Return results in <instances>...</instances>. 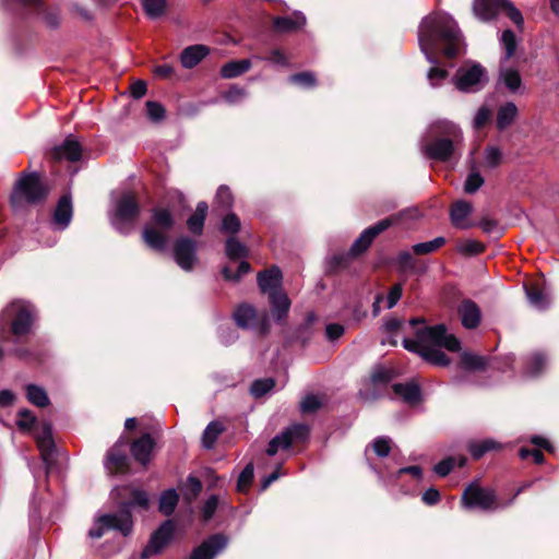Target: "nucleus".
<instances>
[{
	"label": "nucleus",
	"mask_w": 559,
	"mask_h": 559,
	"mask_svg": "<svg viewBox=\"0 0 559 559\" xmlns=\"http://www.w3.org/2000/svg\"><path fill=\"white\" fill-rule=\"evenodd\" d=\"M419 45L428 60L437 62L435 51L439 50L448 59H455L464 53L465 45L462 33L452 20L431 22L419 33Z\"/></svg>",
	"instance_id": "obj_1"
},
{
	"label": "nucleus",
	"mask_w": 559,
	"mask_h": 559,
	"mask_svg": "<svg viewBox=\"0 0 559 559\" xmlns=\"http://www.w3.org/2000/svg\"><path fill=\"white\" fill-rule=\"evenodd\" d=\"M50 186L38 171H22L9 197L11 207L17 212L28 206H44L50 194Z\"/></svg>",
	"instance_id": "obj_2"
},
{
	"label": "nucleus",
	"mask_w": 559,
	"mask_h": 559,
	"mask_svg": "<svg viewBox=\"0 0 559 559\" xmlns=\"http://www.w3.org/2000/svg\"><path fill=\"white\" fill-rule=\"evenodd\" d=\"M176 226V217L167 206L156 205L150 210V219L143 226L141 239L154 252L166 251L170 236Z\"/></svg>",
	"instance_id": "obj_3"
},
{
	"label": "nucleus",
	"mask_w": 559,
	"mask_h": 559,
	"mask_svg": "<svg viewBox=\"0 0 559 559\" xmlns=\"http://www.w3.org/2000/svg\"><path fill=\"white\" fill-rule=\"evenodd\" d=\"M440 132L442 136L432 140L425 147L426 155L437 162H449L463 141L461 129L451 122H444Z\"/></svg>",
	"instance_id": "obj_4"
},
{
	"label": "nucleus",
	"mask_w": 559,
	"mask_h": 559,
	"mask_svg": "<svg viewBox=\"0 0 559 559\" xmlns=\"http://www.w3.org/2000/svg\"><path fill=\"white\" fill-rule=\"evenodd\" d=\"M141 205L133 192H126L117 200L110 215L112 227L121 235H128L140 217Z\"/></svg>",
	"instance_id": "obj_5"
},
{
	"label": "nucleus",
	"mask_w": 559,
	"mask_h": 559,
	"mask_svg": "<svg viewBox=\"0 0 559 559\" xmlns=\"http://www.w3.org/2000/svg\"><path fill=\"white\" fill-rule=\"evenodd\" d=\"M231 317L239 329L253 330L260 336L270 333L271 321L266 310L259 312L253 305L241 302L235 307Z\"/></svg>",
	"instance_id": "obj_6"
},
{
	"label": "nucleus",
	"mask_w": 559,
	"mask_h": 559,
	"mask_svg": "<svg viewBox=\"0 0 559 559\" xmlns=\"http://www.w3.org/2000/svg\"><path fill=\"white\" fill-rule=\"evenodd\" d=\"M452 83L460 92H478L488 83L487 70L478 62H472L469 67L461 66L453 75Z\"/></svg>",
	"instance_id": "obj_7"
},
{
	"label": "nucleus",
	"mask_w": 559,
	"mask_h": 559,
	"mask_svg": "<svg viewBox=\"0 0 559 559\" xmlns=\"http://www.w3.org/2000/svg\"><path fill=\"white\" fill-rule=\"evenodd\" d=\"M461 504L467 510L479 509L483 511H493L506 507L499 503L493 490L483 488L476 483L466 486L461 497Z\"/></svg>",
	"instance_id": "obj_8"
},
{
	"label": "nucleus",
	"mask_w": 559,
	"mask_h": 559,
	"mask_svg": "<svg viewBox=\"0 0 559 559\" xmlns=\"http://www.w3.org/2000/svg\"><path fill=\"white\" fill-rule=\"evenodd\" d=\"M5 312L11 318L10 330L14 336L22 337L31 332L35 318L29 305L13 302Z\"/></svg>",
	"instance_id": "obj_9"
},
{
	"label": "nucleus",
	"mask_w": 559,
	"mask_h": 559,
	"mask_svg": "<svg viewBox=\"0 0 559 559\" xmlns=\"http://www.w3.org/2000/svg\"><path fill=\"white\" fill-rule=\"evenodd\" d=\"M111 499L116 508H121L122 511L132 512V508L140 507L147 510L150 507V499L146 491L139 488H131L129 486L117 487L111 491Z\"/></svg>",
	"instance_id": "obj_10"
},
{
	"label": "nucleus",
	"mask_w": 559,
	"mask_h": 559,
	"mask_svg": "<svg viewBox=\"0 0 559 559\" xmlns=\"http://www.w3.org/2000/svg\"><path fill=\"white\" fill-rule=\"evenodd\" d=\"M198 243L188 236H180L174 241L173 255L180 269L190 272L198 262Z\"/></svg>",
	"instance_id": "obj_11"
},
{
	"label": "nucleus",
	"mask_w": 559,
	"mask_h": 559,
	"mask_svg": "<svg viewBox=\"0 0 559 559\" xmlns=\"http://www.w3.org/2000/svg\"><path fill=\"white\" fill-rule=\"evenodd\" d=\"M175 533V524L171 520L164 521L159 527L154 531L147 545L141 552V559H148L158 555L171 542Z\"/></svg>",
	"instance_id": "obj_12"
},
{
	"label": "nucleus",
	"mask_w": 559,
	"mask_h": 559,
	"mask_svg": "<svg viewBox=\"0 0 559 559\" xmlns=\"http://www.w3.org/2000/svg\"><path fill=\"white\" fill-rule=\"evenodd\" d=\"M82 144L73 134H69L61 144L51 147L46 153V157L53 163H60L62 160L75 163L82 158Z\"/></svg>",
	"instance_id": "obj_13"
},
{
	"label": "nucleus",
	"mask_w": 559,
	"mask_h": 559,
	"mask_svg": "<svg viewBox=\"0 0 559 559\" xmlns=\"http://www.w3.org/2000/svg\"><path fill=\"white\" fill-rule=\"evenodd\" d=\"M127 441L119 439L106 454L104 466L110 475L127 474L130 471V459L126 452Z\"/></svg>",
	"instance_id": "obj_14"
},
{
	"label": "nucleus",
	"mask_w": 559,
	"mask_h": 559,
	"mask_svg": "<svg viewBox=\"0 0 559 559\" xmlns=\"http://www.w3.org/2000/svg\"><path fill=\"white\" fill-rule=\"evenodd\" d=\"M393 225V218L386 217L366 228L350 246V254L358 258L365 253L373 242L374 238Z\"/></svg>",
	"instance_id": "obj_15"
},
{
	"label": "nucleus",
	"mask_w": 559,
	"mask_h": 559,
	"mask_svg": "<svg viewBox=\"0 0 559 559\" xmlns=\"http://www.w3.org/2000/svg\"><path fill=\"white\" fill-rule=\"evenodd\" d=\"M395 372L393 369L383 366H377L372 369L369 377V388L366 389L365 396L368 400H379L384 396V390L390 382L394 379Z\"/></svg>",
	"instance_id": "obj_16"
},
{
	"label": "nucleus",
	"mask_w": 559,
	"mask_h": 559,
	"mask_svg": "<svg viewBox=\"0 0 559 559\" xmlns=\"http://www.w3.org/2000/svg\"><path fill=\"white\" fill-rule=\"evenodd\" d=\"M97 523H103L107 531H117L122 536H129L133 531L132 512L117 508L115 513H106L97 518Z\"/></svg>",
	"instance_id": "obj_17"
},
{
	"label": "nucleus",
	"mask_w": 559,
	"mask_h": 559,
	"mask_svg": "<svg viewBox=\"0 0 559 559\" xmlns=\"http://www.w3.org/2000/svg\"><path fill=\"white\" fill-rule=\"evenodd\" d=\"M227 543L228 538L223 533L213 534L193 549L190 559H214Z\"/></svg>",
	"instance_id": "obj_18"
},
{
	"label": "nucleus",
	"mask_w": 559,
	"mask_h": 559,
	"mask_svg": "<svg viewBox=\"0 0 559 559\" xmlns=\"http://www.w3.org/2000/svg\"><path fill=\"white\" fill-rule=\"evenodd\" d=\"M283 274L278 266L272 265L258 273L257 282L262 294L278 292L282 287Z\"/></svg>",
	"instance_id": "obj_19"
},
{
	"label": "nucleus",
	"mask_w": 559,
	"mask_h": 559,
	"mask_svg": "<svg viewBox=\"0 0 559 559\" xmlns=\"http://www.w3.org/2000/svg\"><path fill=\"white\" fill-rule=\"evenodd\" d=\"M457 313L460 316L462 325L467 330H474L480 324V308L472 299H463L457 307Z\"/></svg>",
	"instance_id": "obj_20"
},
{
	"label": "nucleus",
	"mask_w": 559,
	"mask_h": 559,
	"mask_svg": "<svg viewBox=\"0 0 559 559\" xmlns=\"http://www.w3.org/2000/svg\"><path fill=\"white\" fill-rule=\"evenodd\" d=\"M271 312L277 323L286 321L292 301L284 289L267 295Z\"/></svg>",
	"instance_id": "obj_21"
},
{
	"label": "nucleus",
	"mask_w": 559,
	"mask_h": 559,
	"mask_svg": "<svg viewBox=\"0 0 559 559\" xmlns=\"http://www.w3.org/2000/svg\"><path fill=\"white\" fill-rule=\"evenodd\" d=\"M155 447V440L150 433H144L130 445V452L134 460L146 466L151 461V454Z\"/></svg>",
	"instance_id": "obj_22"
},
{
	"label": "nucleus",
	"mask_w": 559,
	"mask_h": 559,
	"mask_svg": "<svg viewBox=\"0 0 559 559\" xmlns=\"http://www.w3.org/2000/svg\"><path fill=\"white\" fill-rule=\"evenodd\" d=\"M392 391L409 406H416L423 401L421 388L415 380H411L406 383H394Z\"/></svg>",
	"instance_id": "obj_23"
},
{
	"label": "nucleus",
	"mask_w": 559,
	"mask_h": 559,
	"mask_svg": "<svg viewBox=\"0 0 559 559\" xmlns=\"http://www.w3.org/2000/svg\"><path fill=\"white\" fill-rule=\"evenodd\" d=\"M473 206L465 200H459L452 203L450 207L451 224L457 229H467L475 224L468 223L466 219L472 214Z\"/></svg>",
	"instance_id": "obj_24"
},
{
	"label": "nucleus",
	"mask_w": 559,
	"mask_h": 559,
	"mask_svg": "<svg viewBox=\"0 0 559 559\" xmlns=\"http://www.w3.org/2000/svg\"><path fill=\"white\" fill-rule=\"evenodd\" d=\"M317 320L314 312H308L302 321L290 335L286 336L288 343H300L306 347L312 336V326Z\"/></svg>",
	"instance_id": "obj_25"
},
{
	"label": "nucleus",
	"mask_w": 559,
	"mask_h": 559,
	"mask_svg": "<svg viewBox=\"0 0 559 559\" xmlns=\"http://www.w3.org/2000/svg\"><path fill=\"white\" fill-rule=\"evenodd\" d=\"M210 48L202 44L191 45L186 47L180 52V62L185 69H193L197 67L207 55Z\"/></svg>",
	"instance_id": "obj_26"
},
{
	"label": "nucleus",
	"mask_w": 559,
	"mask_h": 559,
	"mask_svg": "<svg viewBox=\"0 0 559 559\" xmlns=\"http://www.w3.org/2000/svg\"><path fill=\"white\" fill-rule=\"evenodd\" d=\"M73 216V206H72V198L70 193L62 194L57 202L55 212H53V223L61 228H66L72 221Z\"/></svg>",
	"instance_id": "obj_27"
},
{
	"label": "nucleus",
	"mask_w": 559,
	"mask_h": 559,
	"mask_svg": "<svg viewBox=\"0 0 559 559\" xmlns=\"http://www.w3.org/2000/svg\"><path fill=\"white\" fill-rule=\"evenodd\" d=\"M448 328L444 323H439L432 326L419 328L415 332V336L424 344H432L440 347L441 342L445 335Z\"/></svg>",
	"instance_id": "obj_28"
},
{
	"label": "nucleus",
	"mask_w": 559,
	"mask_h": 559,
	"mask_svg": "<svg viewBox=\"0 0 559 559\" xmlns=\"http://www.w3.org/2000/svg\"><path fill=\"white\" fill-rule=\"evenodd\" d=\"M207 211V203L205 201H200L197 204L194 213L188 217L187 227L192 235L201 236L203 234Z\"/></svg>",
	"instance_id": "obj_29"
},
{
	"label": "nucleus",
	"mask_w": 559,
	"mask_h": 559,
	"mask_svg": "<svg viewBox=\"0 0 559 559\" xmlns=\"http://www.w3.org/2000/svg\"><path fill=\"white\" fill-rule=\"evenodd\" d=\"M306 24V17L296 12L293 16H276L273 20V28L280 33H290L298 31Z\"/></svg>",
	"instance_id": "obj_30"
},
{
	"label": "nucleus",
	"mask_w": 559,
	"mask_h": 559,
	"mask_svg": "<svg viewBox=\"0 0 559 559\" xmlns=\"http://www.w3.org/2000/svg\"><path fill=\"white\" fill-rule=\"evenodd\" d=\"M203 489L202 481L194 475L190 474L183 483L179 485L182 499L190 504L197 500Z\"/></svg>",
	"instance_id": "obj_31"
},
{
	"label": "nucleus",
	"mask_w": 559,
	"mask_h": 559,
	"mask_svg": "<svg viewBox=\"0 0 559 559\" xmlns=\"http://www.w3.org/2000/svg\"><path fill=\"white\" fill-rule=\"evenodd\" d=\"M251 66L252 63L249 59L231 60L221 68L219 73L224 79H234L248 72Z\"/></svg>",
	"instance_id": "obj_32"
},
{
	"label": "nucleus",
	"mask_w": 559,
	"mask_h": 559,
	"mask_svg": "<svg viewBox=\"0 0 559 559\" xmlns=\"http://www.w3.org/2000/svg\"><path fill=\"white\" fill-rule=\"evenodd\" d=\"M518 116V108L514 103H507L501 106L497 112L496 127L499 131L509 128Z\"/></svg>",
	"instance_id": "obj_33"
},
{
	"label": "nucleus",
	"mask_w": 559,
	"mask_h": 559,
	"mask_svg": "<svg viewBox=\"0 0 559 559\" xmlns=\"http://www.w3.org/2000/svg\"><path fill=\"white\" fill-rule=\"evenodd\" d=\"M459 366L467 371H485L488 366V360L484 356L464 352L461 354Z\"/></svg>",
	"instance_id": "obj_34"
},
{
	"label": "nucleus",
	"mask_w": 559,
	"mask_h": 559,
	"mask_svg": "<svg viewBox=\"0 0 559 559\" xmlns=\"http://www.w3.org/2000/svg\"><path fill=\"white\" fill-rule=\"evenodd\" d=\"M473 11L483 21H490L496 17L499 8L497 0H475Z\"/></svg>",
	"instance_id": "obj_35"
},
{
	"label": "nucleus",
	"mask_w": 559,
	"mask_h": 559,
	"mask_svg": "<svg viewBox=\"0 0 559 559\" xmlns=\"http://www.w3.org/2000/svg\"><path fill=\"white\" fill-rule=\"evenodd\" d=\"M179 502V495L173 488L164 490L159 497L158 511L165 515L170 516Z\"/></svg>",
	"instance_id": "obj_36"
},
{
	"label": "nucleus",
	"mask_w": 559,
	"mask_h": 559,
	"mask_svg": "<svg viewBox=\"0 0 559 559\" xmlns=\"http://www.w3.org/2000/svg\"><path fill=\"white\" fill-rule=\"evenodd\" d=\"M225 431L224 425L218 420L211 421L202 433L203 448L211 450L214 448L218 437Z\"/></svg>",
	"instance_id": "obj_37"
},
{
	"label": "nucleus",
	"mask_w": 559,
	"mask_h": 559,
	"mask_svg": "<svg viewBox=\"0 0 559 559\" xmlns=\"http://www.w3.org/2000/svg\"><path fill=\"white\" fill-rule=\"evenodd\" d=\"M225 253L231 261L245 259L249 255V249L235 236H229L225 242Z\"/></svg>",
	"instance_id": "obj_38"
},
{
	"label": "nucleus",
	"mask_w": 559,
	"mask_h": 559,
	"mask_svg": "<svg viewBox=\"0 0 559 559\" xmlns=\"http://www.w3.org/2000/svg\"><path fill=\"white\" fill-rule=\"evenodd\" d=\"M501 449L500 443L491 439H485L478 442H471L468 444V452L474 460H480L486 453Z\"/></svg>",
	"instance_id": "obj_39"
},
{
	"label": "nucleus",
	"mask_w": 559,
	"mask_h": 559,
	"mask_svg": "<svg viewBox=\"0 0 559 559\" xmlns=\"http://www.w3.org/2000/svg\"><path fill=\"white\" fill-rule=\"evenodd\" d=\"M26 397L29 403L37 407L44 408L50 404L47 392L36 384L26 385Z\"/></svg>",
	"instance_id": "obj_40"
},
{
	"label": "nucleus",
	"mask_w": 559,
	"mask_h": 559,
	"mask_svg": "<svg viewBox=\"0 0 559 559\" xmlns=\"http://www.w3.org/2000/svg\"><path fill=\"white\" fill-rule=\"evenodd\" d=\"M353 259H356L350 254V251L343 253H336L328 262V272L331 274H336L345 269H347Z\"/></svg>",
	"instance_id": "obj_41"
},
{
	"label": "nucleus",
	"mask_w": 559,
	"mask_h": 559,
	"mask_svg": "<svg viewBox=\"0 0 559 559\" xmlns=\"http://www.w3.org/2000/svg\"><path fill=\"white\" fill-rule=\"evenodd\" d=\"M423 359L429 364L439 367H447L451 364V358L444 354L440 348L427 346L423 353Z\"/></svg>",
	"instance_id": "obj_42"
},
{
	"label": "nucleus",
	"mask_w": 559,
	"mask_h": 559,
	"mask_svg": "<svg viewBox=\"0 0 559 559\" xmlns=\"http://www.w3.org/2000/svg\"><path fill=\"white\" fill-rule=\"evenodd\" d=\"M283 431L286 436H288L290 445L293 443L305 442L308 439L309 433H310L309 427L305 424L290 425L289 427L285 428Z\"/></svg>",
	"instance_id": "obj_43"
},
{
	"label": "nucleus",
	"mask_w": 559,
	"mask_h": 559,
	"mask_svg": "<svg viewBox=\"0 0 559 559\" xmlns=\"http://www.w3.org/2000/svg\"><path fill=\"white\" fill-rule=\"evenodd\" d=\"M214 204L222 211H229L233 207L234 195L228 186L222 185L218 187L215 194Z\"/></svg>",
	"instance_id": "obj_44"
},
{
	"label": "nucleus",
	"mask_w": 559,
	"mask_h": 559,
	"mask_svg": "<svg viewBox=\"0 0 559 559\" xmlns=\"http://www.w3.org/2000/svg\"><path fill=\"white\" fill-rule=\"evenodd\" d=\"M447 243V239L444 237H437L433 240L426 241V242H419L412 247V251L416 255H425L432 253L437 250H439L441 247H443Z\"/></svg>",
	"instance_id": "obj_45"
},
{
	"label": "nucleus",
	"mask_w": 559,
	"mask_h": 559,
	"mask_svg": "<svg viewBox=\"0 0 559 559\" xmlns=\"http://www.w3.org/2000/svg\"><path fill=\"white\" fill-rule=\"evenodd\" d=\"M37 448L40 451V457L43 462L49 467L55 462V452H56V443L53 438H49L46 440H37Z\"/></svg>",
	"instance_id": "obj_46"
},
{
	"label": "nucleus",
	"mask_w": 559,
	"mask_h": 559,
	"mask_svg": "<svg viewBox=\"0 0 559 559\" xmlns=\"http://www.w3.org/2000/svg\"><path fill=\"white\" fill-rule=\"evenodd\" d=\"M499 11H503L506 15L519 27L524 23L521 11L510 0H497Z\"/></svg>",
	"instance_id": "obj_47"
},
{
	"label": "nucleus",
	"mask_w": 559,
	"mask_h": 559,
	"mask_svg": "<svg viewBox=\"0 0 559 559\" xmlns=\"http://www.w3.org/2000/svg\"><path fill=\"white\" fill-rule=\"evenodd\" d=\"M254 478V466L253 463H248L245 468L241 471V473L238 476L237 479V491L241 493L248 492L249 488L251 487Z\"/></svg>",
	"instance_id": "obj_48"
},
{
	"label": "nucleus",
	"mask_w": 559,
	"mask_h": 559,
	"mask_svg": "<svg viewBox=\"0 0 559 559\" xmlns=\"http://www.w3.org/2000/svg\"><path fill=\"white\" fill-rule=\"evenodd\" d=\"M500 79L508 90L515 92L522 84V78L518 70L509 68L500 71Z\"/></svg>",
	"instance_id": "obj_49"
},
{
	"label": "nucleus",
	"mask_w": 559,
	"mask_h": 559,
	"mask_svg": "<svg viewBox=\"0 0 559 559\" xmlns=\"http://www.w3.org/2000/svg\"><path fill=\"white\" fill-rule=\"evenodd\" d=\"M37 423V417L32 411L22 408L17 412L16 426L20 431L29 432L33 430Z\"/></svg>",
	"instance_id": "obj_50"
},
{
	"label": "nucleus",
	"mask_w": 559,
	"mask_h": 559,
	"mask_svg": "<svg viewBox=\"0 0 559 559\" xmlns=\"http://www.w3.org/2000/svg\"><path fill=\"white\" fill-rule=\"evenodd\" d=\"M250 263L247 261H241L236 272H233V270L228 265H225L222 269V275L225 281L237 283L242 278V276L250 273Z\"/></svg>",
	"instance_id": "obj_51"
},
{
	"label": "nucleus",
	"mask_w": 559,
	"mask_h": 559,
	"mask_svg": "<svg viewBox=\"0 0 559 559\" xmlns=\"http://www.w3.org/2000/svg\"><path fill=\"white\" fill-rule=\"evenodd\" d=\"M288 81L305 88H313L318 84L314 73L310 71L294 73L289 76Z\"/></svg>",
	"instance_id": "obj_52"
},
{
	"label": "nucleus",
	"mask_w": 559,
	"mask_h": 559,
	"mask_svg": "<svg viewBox=\"0 0 559 559\" xmlns=\"http://www.w3.org/2000/svg\"><path fill=\"white\" fill-rule=\"evenodd\" d=\"M240 228L241 222L236 213L229 212L223 217L221 225L222 233L235 236L237 233L240 231Z\"/></svg>",
	"instance_id": "obj_53"
},
{
	"label": "nucleus",
	"mask_w": 559,
	"mask_h": 559,
	"mask_svg": "<svg viewBox=\"0 0 559 559\" xmlns=\"http://www.w3.org/2000/svg\"><path fill=\"white\" fill-rule=\"evenodd\" d=\"M275 386V380L273 378L257 379L250 386V393L255 399H260L269 393Z\"/></svg>",
	"instance_id": "obj_54"
},
{
	"label": "nucleus",
	"mask_w": 559,
	"mask_h": 559,
	"mask_svg": "<svg viewBox=\"0 0 559 559\" xmlns=\"http://www.w3.org/2000/svg\"><path fill=\"white\" fill-rule=\"evenodd\" d=\"M290 448V441L288 439V436L282 431L280 435H276L274 438H272L267 444L266 448V454L269 456H274L280 449L287 450Z\"/></svg>",
	"instance_id": "obj_55"
},
{
	"label": "nucleus",
	"mask_w": 559,
	"mask_h": 559,
	"mask_svg": "<svg viewBox=\"0 0 559 559\" xmlns=\"http://www.w3.org/2000/svg\"><path fill=\"white\" fill-rule=\"evenodd\" d=\"M396 265L400 272H416L418 274L424 273L425 270H416L415 260L408 251H401L396 257Z\"/></svg>",
	"instance_id": "obj_56"
},
{
	"label": "nucleus",
	"mask_w": 559,
	"mask_h": 559,
	"mask_svg": "<svg viewBox=\"0 0 559 559\" xmlns=\"http://www.w3.org/2000/svg\"><path fill=\"white\" fill-rule=\"evenodd\" d=\"M525 294L530 302L538 308L545 305V295L538 284L532 283L524 286Z\"/></svg>",
	"instance_id": "obj_57"
},
{
	"label": "nucleus",
	"mask_w": 559,
	"mask_h": 559,
	"mask_svg": "<svg viewBox=\"0 0 559 559\" xmlns=\"http://www.w3.org/2000/svg\"><path fill=\"white\" fill-rule=\"evenodd\" d=\"M142 4H143V8H144L146 14L152 19H156V17L162 16L165 13L167 1L166 0H143Z\"/></svg>",
	"instance_id": "obj_58"
},
{
	"label": "nucleus",
	"mask_w": 559,
	"mask_h": 559,
	"mask_svg": "<svg viewBox=\"0 0 559 559\" xmlns=\"http://www.w3.org/2000/svg\"><path fill=\"white\" fill-rule=\"evenodd\" d=\"M503 162V153L497 146H487L485 148V164L488 168H497Z\"/></svg>",
	"instance_id": "obj_59"
},
{
	"label": "nucleus",
	"mask_w": 559,
	"mask_h": 559,
	"mask_svg": "<svg viewBox=\"0 0 559 559\" xmlns=\"http://www.w3.org/2000/svg\"><path fill=\"white\" fill-rule=\"evenodd\" d=\"M322 405V401L317 395L307 394L300 402V412L305 415L314 414Z\"/></svg>",
	"instance_id": "obj_60"
},
{
	"label": "nucleus",
	"mask_w": 559,
	"mask_h": 559,
	"mask_svg": "<svg viewBox=\"0 0 559 559\" xmlns=\"http://www.w3.org/2000/svg\"><path fill=\"white\" fill-rule=\"evenodd\" d=\"M485 249V245L477 240H466L457 247L459 252L466 257L478 255L483 253Z\"/></svg>",
	"instance_id": "obj_61"
},
{
	"label": "nucleus",
	"mask_w": 559,
	"mask_h": 559,
	"mask_svg": "<svg viewBox=\"0 0 559 559\" xmlns=\"http://www.w3.org/2000/svg\"><path fill=\"white\" fill-rule=\"evenodd\" d=\"M501 43L506 50V58L510 59L514 56L518 41L516 36L512 29H504L501 35Z\"/></svg>",
	"instance_id": "obj_62"
},
{
	"label": "nucleus",
	"mask_w": 559,
	"mask_h": 559,
	"mask_svg": "<svg viewBox=\"0 0 559 559\" xmlns=\"http://www.w3.org/2000/svg\"><path fill=\"white\" fill-rule=\"evenodd\" d=\"M219 499L217 495H211L201 509V518L203 522H209L214 516L218 508Z\"/></svg>",
	"instance_id": "obj_63"
},
{
	"label": "nucleus",
	"mask_w": 559,
	"mask_h": 559,
	"mask_svg": "<svg viewBox=\"0 0 559 559\" xmlns=\"http://www.w3.org/2000/svg\"><path fill=\"white\" fill-rule=\"evenodd\" d=\"M485 180L478 171H471L464 182V191L473 194L479 190Z\"/></svg>",
	"instance_id": "obj_64"
}]
</instances>
